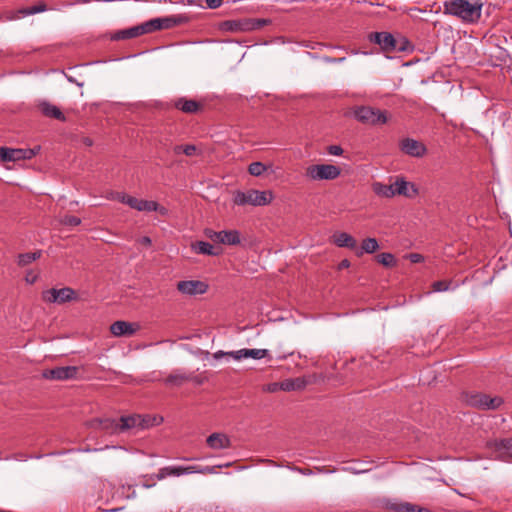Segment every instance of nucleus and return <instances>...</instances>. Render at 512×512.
Listing matches in <instances>:
<instances>
[{"instance_id": "52", "label": "nucleus", "mask_w": 512, "mask_h": 512, "mask_svg": "<svg viewBox=\"0 0 512 512\" xmlns=\"http://www.w3.org/2000/svg\"><path fill=\"white\" fill-rule=\"evenodd\" d=\"M132 198V196L126 195L124 193H117L115 199L120 201L121 203L127 204V199Z\"/></svg>"}, {"instance_id": "49", "label": "nucleus", "mask_w": 512, "mask_h": 512, "mask_svg": "<svg viewBox=\"0 0 512 512\" xmlns=\"http://www.w3.org/2000/svg\"><path fill=\"white\" fill-rule=\"evenodd\" d=\"M409 260L412 262V263H421L424 261V257L421 255V254H418V253H411L409 256H408Z\"/></svg>"}, {"instance_id": "36", "label": "nucleus", "mask_w": 512, "mask_h": 512, "mask_svg": "<svg viewBox=\"0 0 512 512\" xmlns=\"http://www.w3.org/2000/svg\"><path fill=\"white\" fill-rule=\"evenodd\" d=\"M161 25V30L163 29H170L172 27H175L183 22L182 17H164V18H158Z\"/></svg>"}, {"instance_id": "12", "label": "nucleus", "mask_w": 512, "mask_h": 512, "mask_svg": "<svg viewBox=\"0 0 512 512\" xmlns=\"http://www.w3.org/2000/svg\"><path fill=\"white\" fill-rule=\"evenodd\" d=\"M89 426L94 429L102 430L110 435L122 433L118 419L94 418L89 421Z\"/></svg>"}, {"instance_id": "60", "label": "nucleus", "mask_w": 512, "mask_h": 512, "mask_svg": "<svg viewBox=\"0 0 512 512\" xmlns=\"http://www.w3.org/2000/svg\"><path fill=\"white\" fill-rule=\"evenodd\" d=\"M83 143H84L86 146H92V145H93V141H92V139H91V138H88V137H86V138H84V139H83Z\"/></svg>"}, {"instance_id": "38", "label": "nucleus", "mask_w": 512, "mask_h": 512, "mask_svg": "<svg viewBox=\"0 0 512 512\" xmlns=\"http://www.w3.org/2000/svg\"><path fill=\"white\" fill-rule=\"evenodd\" d=\"M46 9H47L46 4L44 2H39L37 5L20 9L18 11V13L26 16V15L36 14L39 12H44V11H46Z\"/></svg>"}, {"instance_id": "50", "label": "nucleus", "mask_w": 512, "mask_h": 512, "mask_svg": "<svg viewBox=\"0 0 512 512\" xmlns=\"http://www.w3.org/2000/svg\"><path fill=\"white\" fill-rule=\"evenodd\" d=\"M223 0H206L207 7L210 9H216L221 6Z\"/></svg>"}, {"instance_id": "20", "label": "nucleus", "mask_w": 512, "mask_h": 512, "mask_svg": "<svg viewBox=\"0 0 512 512\" xmlns=\"http://www.w3.org/2000/svg\"><path fill=\"white\" fill-rule=\"evenodd\" d=\"M118 420L122 433L127 432L133 428H139V424L141 421H143L142 415L140 414L121 416Z\"/></svg>"}, {"instance_id": "6", "label": "nucleus", "mask_w": 512, "mask_h": 512, "mask_svg": "<svg viewBox=\"0 0 512 512\" xmlns=\"http://www.w3.org/2000/svg\"><path fill=\"white\" fill-rule=\"evenodd\" d=\"M341 174V169L332 164H316L306 168L305 175L311 180H334Z\"/></svg>"}, {"instance_id": "10", "label": "nucleus", "mask_w": 512, "mask_h": 512, "mask_svg": "<svg viewBox=\"0 0 512 512\" xmlns=\"http://www.w3.org/2000/svg\"><path fill=\"white\" fill-rule=\"evenodd\" d=\"M394 196L400 195L409 199L415 198L419 194L418 187L412 183L407 181L402 176L395 177V181L392 183Z\"/></svg>"}, {"instance_id": "7", "label": "nucleus", "mask_w": 512, "mask_h": 512, "mask_svg": "<svg viewBox=\"0 0 512 512\" xmlns=\"http://www.w3.org/2000/svg\"><path fill=\"white\" fill-rule=\"evenodd\" d=\"M42 299L48 303L64 304L77 300V295L75 290L70 287L61 289L51 288L42 293Z\"/></svg>"}, {"instance_id": "39", "label": "nucleus", "mask_w": 512, "mask_h": 512, "mask_svg": "<svg viewBox=\"0 0 512 512\" xmlns=\"http://www.w3.org/2000/svg\"><path fill=\"white\" fill-rule=\"evenodd\" d=\"M266 170H267V167L262 162H252L248 166V172L252 176H256V177L261 176Z\"/></svg>"}, {"instance_id": "28", "label": "nucleus", "mask_w": 512, "mask_h": 512, "mask_svg": "<svg viewBox=\"0 0 512 512\" xmlns=\"http://www.w3.org/2000/svg\"><path fill=\"white\" fill-rule=\"evenodd\" d=\"M372 191L380 197L392 198L394 197L393 185H386L381 182H374L372 184Z\"/></svg>"}, {"instance_id": "43", "label": "nucleus", "mask_w": 512, "mask_h": 512, "mask_svg": "<svg viewBox=\"0 0 512 512\" xmlns=\"http://www.w3.org/2000/svg\"><path fill=\"white\" fill-rule=\"evenodd\" d=\"M251 25H253L254 29H259L265 25H268L270 23V20L268 19H247Z\"/></svg>"}, {"instance_id": "24", "label": "nucleus", "mask_w": 512, "mask_h": 512, "mask_svg": "<svg viewBox=\"0 0 512 512\" xmlns=\"http://www.w3.org/2000/svg\"><path fill=\"white\" fill-rule=\"evenodd\" d=\"M307 382L303 378L285 379L281 382L280 388L283 391H296L305 388Z\"/></svg>"}, {"instance_id": "45", "label": "nucleus", "mask_w": 512, "mask_h": 512, "mask_svg": "<svg viewBox=\"0 0 512 512\" xmlns=\"http://www.w3.org/2000/svg\"><path fill=\"white\" fill-rule=\"evenodd\" d=\"M34 149H20L21 160H30L36 155Z\"/></svg>"}, {"instance_id": "42", "label": "nucleus", "mask_w": 512, "mask_h": 512, "mask_svg": "<svg viewBox=\"0 0 512 512\" xmlns=\"http://www.w3.org/2000/svg\"><path fill=\"white\" fill-rule=\"evenodd\" d=\"M500 449L503 450V453L512 458V439L502 440L500 443Z\"/></svg>"}, {"instance_id": "17", "label": "nucleus", "mask_w": 512, "mask_h": 512, "mask_svg": "<svg viewBox=\"0 0 512 512\" xmlns=\"http://www.w3.org/2000/svg\"><path fill=\"white\" fill-rule=\"evenodd\" d=\"M222 30L230 32L253 30V25L247 20H226L221 24Z\"/></svg>"}, {"instance_id": "19", "label": "nucleus", "mask_w": 512, "mask_h": 512, "mask_svg": "<svg viewBox=\"0 0 512 512\" xmlns=\"http://www.w3.org/2000/svg\"><path fill=\"white\" fill-rule=\"evenodd\" d=\"M332 242L338 247H347L351 250L357 249V241L346 232H337L332 236Z\"/></svg>"}, {"instance_id": "41", "label": "nucleus", "mask_w": 512, "mask_h": 512, "mask_svg": "<svg viewBox=\"0 0 512 512\" xmlns=\"http://www.w3.org/2000/svg\"><path fill=\"white\" fill-rule=\"evenodd\" d=\"M61 223L66 226H78L81 223V219L73 215H65Z\"/></svg>"}, {"instance_id": "46", "label": "nucleus", "mask_w": 512, "mask_h": 512, "mask_svg": "<svg viewBox=\"0 0 512 512\" xmlns=\"http://www.w3.org/2000/svg\"><path fill=\"white\" fill-rule=\"evenodd\" d=\"M327 152L330 154V155H334V156H340L343 154V149L341 146L339 145H330L328 146L327 148Z\"/></svg>"}, {"instance_id": "15", "label": "nucleus", "mask_w": 512, "mask_h": 512, "mask_svg": "<svg viewBox=\"0 0 512 512\" xmlns=\"http://www.w3.org/2000/svg\"><path fill=\"white\" fill-rule=\"evenodd\" d=\"M138 329V325L118 320L110 326V332L116 337L132 336Z\"/></svg>"}, {"instance_id": "59", "label": "nucleus", "mask_w": 512, "mask_h": 512, "mask_svg": "<svg viewBox=\"0 0 512 512\" xmlns=\"http://www.w3.org/2000/svg\"><path fill=\"white\" fill-rule=\"evenodd\" d=\"M191 381H194L196 384H202L203 383V379L200 378L199 376H193L192 375V380Z\"/></svg>"}, {"instance_id": "30", "label": "nucleus", "mask_w": 512, "mask_h": 512, "mask_svg": "<svg viewBox=\"0 0 512 512\" xmlns=\"http://www.w3.org/2000/svg\"><path fill=\"white\" fill-rule=\"evenodd\" d=\"M1 160L3 162H16L21 160L20 149L1 147Z\"/></svg>"}, {"instance_id": "56", "label": "nucleus", "mask_w": 512, "mask_h": 512, "mask_svg": "<svg viewBox=\"0 0 512 512\" xmlns=\"http://www.w3.org/2000/svg\"><path fill=\"white\" fill-rule=\"evenodd\" d=\"M140 243L145 245V246H150L151 245V239L147 236H144L142 237L140 240Z\"/></svg>"}, {"instance_id": "4", "label": "nucleus", "mask_w": 512, "mask_h": 512, "mask_svg": "<svg viewBox=\"0 0 512 512\" xmlns=\"http://www.w3.org/2000/svg\"><path fill=\"white\" fill-rule=\"evenodd\" d=\"M462 398L467 405L481 410H495L503 403L501 397H490L481 392H465Z\"/></svg>"}, {"instance_id": "51", "label": "nucleus", "mask_w": 512, "mask_h": 512, "mask_svg": "<svg viewBox=\"0 0 512 512\" xmlns=\"http://www.w3.org/2000/svg\"><path fill=\"white\" fill-rule=\"evenodd\" d=\"M280 385L281 382L270 383L267 385V391L271 393L277 392L278 390H281Z\"/></svg>"}, {"instance_id": "26", "label": "nucleus", "mask_w": 512, "mask_h": 512, "mask_svg": "<svg viewBox=\"0 0 512 512\" xmlns=\"http://www.w3.org/2000/svg\"><path fill=\"white\" fill-rule=\"evenodd\" d=\"M379 248V244L376 238H366L362 241L361 249H355L358 257L362 256L363 253L372 254Z\"/></svg>"}, {"instance_id": "22", "label": "nucleus", "mask_w": 512, "mask_h": 512, "mask_svg": "<svg viewBox=\"0 0 512 512\" xmlns=\"http://www.w3.org/2000/svg\"><path fill=\"white\" fill-rule=\"evenodd\" d=\"M192 249L198 254L217 256L221 253L220 248H215L212 244L204 241H197L192 244Z\"/></svg>"}, {"instance_id": "61", "label": "nucleus", "mask_w": 512, "mask_h": 512, "mask_svg": "<svg viewBox=\"0 0 512 512\" xmlns=\"http://www.w3.org/2000/svg\"><path fill=\"white\" fill-rule=\"evenodd\" d=\"M144 486L145 487H151V486H153V484H149V481H146V483H144Z\"/></svg>"}, {"instance_id": "29", "label": "nucleus", "mask_w": 512, "mask_h": 512, "mask_svg": "<svg viewBox=\"0 0 512 512\" xmlns=\"http://www.w3.org/2000/svg\"><path fill=\"white\" fill-rule=\"evenodd\" d=\"M190 380H192V374L175 372V373L170 374L166 378L165 382L167 384H172V385H175V386H181L185 382H188Z\"/></svg>"}, {"instance_id": "14", "label": "nucleus", "mask_w": 512, "mask_h": 512, "mask_svg": "<svg viewBox=\"0 0 512 512\" xmlns=\"http://www.w3.org/2000/svg\"><path fill=\"white\" fill-rule=\"evenodd\" d=\"M173 107L185 114H196L204 109V104L194 99L180 97L173 100Z\"/></svg>"}, {"instance_id": "23", "label": "nucleus", "mask_w": 512, "mask_h": 512, "mask_svg": "<svg viewBox=\"0 0 512 512\" xmlns=\"http://www.w3.org/2000/svg\"><path fill=\"white\" fill-rule=\"evenodd\" d=\"M240 241V233L237 230L220 231L219 243L225 245H238L240 244Z\"/></svg>"}, {"instance_id": "5", "label": "nucleus", "mask_w": 512, "mask_h": 512, "mask_svg": "<svg viewBox=\"0 0 512 512\" xmlns=\"http://www.w3.org/2000/svg\"><path fill=\"white\" fill-rule=\"evenodd\" d=\"M354 117L363 124L382 125L387 123L388 116L386 111H382L370 106H360L354 110Z\"/></svg>"}, {"instance_id": "2", "label": "nucleus", "mask_w": 512, "mask_h": 512, "mask_svg": "<svg viewBox=\"0 0 512 512\" xmlns=\"http://www.w3.org/2000/svg\"><path fill=\"white\" fill-rule=\"evenodd\" d=\"M370 42L378 44L383 52L407 51L410 42L404 38H395L389 32H372L368 35Z\"/></svg>"}, {"instance_id": "32", "label": "nucleus", "mask_w": 512, "mask_h": 512, "mask_svg": "<svg viewBox=\"0 0 512 512\" xmlns=\"http://www.w3.org/2000/svg\"><path fill=\"white\" fill-rule=\"evenodd\" d=\"M231 465H232V463H226L224 465H216V466H205V467L188 466L187 468H190V470H187L186 474H189V473L213 474V473H216V470L218 468L230 467Z\"/></svg>"}, {"instance_id": "9", "label": "nucleus", "mask_w": 512, "mask_h": 512, "mask_svg": "<svg viewBox=\"0 0 512 512\" xmlns=\"http://www.w3.org/2000/svg\"><path fill=\"white\" fill-rule=\"evenodd\" d=\"M79 368L76 366L55 367L42 372V377L48 380H69L77 377Z\"/></svg>"}, {"instance_id": "37", "label": "nucleus", "mask_w": 512, "mask_h": 512, "mask_svg": "<svg viewBox=\"0 0 512 512\" xmlns=\"http://www.w3.org/2000/svg\"><path fill=\"white\" fill-rule=\"evenodd\" d=\"M142 420L141 423L139 424V428L140 429H145V428H149V427H152V426H155V425H159L163 422V418L162 417H157V416H149V415H142Z\"/></svg>"}, {"instance_id": "27", "label": "nucleus", "mask_w": 512, "mask_h": 512, "mask_svg": "<svg viewBox=\"0 0 512 512\" xmlns=\"http://www.w3.org/2000/svg\"><path fill=\"white\" fill-rule=\"evenodd\" d=\"M138 36H141V35H140L138 25H136L134 27L119 30V31L115 32L112 36V39L118 41V40L132 39V38H136Z\"/></svg>"}, {"instance_id": "48", "label": "nucleus", "mask_w": 512, "mask_h": 512, "mask_svg": "<svg viewBox=\"0 0 512 512\" xmlns=\"http://www.w3.org/2000/svg\"><path fill=\"white\" fill-rule=\"evenodd\" d=\"M245 349H241V350H238V351H231V352H227V356L229 357H232L233 359L235 360H242L245 358Z\"/></svg>"}, {"instance_id": "55", "label": "nucleus", "mask_w": 512, "mask_h": 512, "mask_svg": "<svg viewBox=\"0 0 512 512\" xmlns=\"http://www.w3.org/2000/svg\"><path fill=\"white\" fill-rule=\"evenodd\" d=\"M349 267H350V261L348 259H343L338 265V270L346 269Z\"/></svg>"}, {"instance_id": "58", "label": "nucleus", "mask_w": 512, "mask_h": 512, "mask_svg": "<svg viewBox=\"0 0 512 512\" xmlns=\"http://www.w3.org/2000/svg\"><path fill=\"white\" fill-rule=\"evenodd\" d=\"M224 356H227V352L217 351V352H215V353L213 354V357H214L215 359H220V358H222V357H224Z\"/></svg>"}, {"instance_id": "44", "label": "nucleus", "mask_w": 512, "mask_h": 512, "mask_svg": "<svg viewBox=\"0 0 512 512\" xmlns=\"http://www.w3.org/2000/svg\"><path fill=\"white\" fill-rule=\"evenodd\" d=\"M205 236L207 238H209L211 241L215 242V243H219V239H220V231L217 232V231H214L212 229H206L205 230Z\"/></svg>"}, {"instance_id": "62", "label": "nucleus", "mask_w": 512, "mask_h": 512, "mask_svg": "<svg viewBox=\"0 0 512 512\" xmlns=\"http://www.w3.org/2000/svg\"><path fill=\"white\" fill-rule=\"evenodd\" d=\"M144 486L145 487H151V486H153V484H149V481H146V483H144Z\"/></svg>"}, {"instance_id": "18", "label": "nucleus", "mask_w": 512, "mask_h": 512, "mask_svg": "<svg viewBox=\"0 0 512 512\" xmlns=\"http://www.w3.org/2000/svg\"><path fill=\"white\" fill-rule=\"evenodd\" d=\"M206 442L212 449H224L231 447L229 437L223 433H212L208 436Z\"/></svg>"}, {"instance_id": "11", "label": "nucleus", "mask_w": 512, "mask_h": 512, "mask_svg": "<svg viewBox=\"0 0 512 512\" xmlns=\"http://www.w3.org/2000/svg\"><path fill=\"white\" fill-rule=\"evenodd\" d=\"M208 288V284L200 280H185L177 283L178 291L189 296L204 294Z\"/></svg>"}, {"instance_id": "40", "label": "nucleus", "mask_w": 512, "mask_h": 512, "mask_svg": "<svg viewBox=\"0 0 512 512\" xmlns=\"http://www.w3.org/2000/svg\"><path fill=\"white\" fill-rule=\"evenodd\" d=\"M245 358L251 357L253 359H262L268 355L266 349H245Z\"/></svg>"}, {"instance_id": "33", "label": "nucleus", "mask_w": 512, "mask_h": 512, "mask_svg": "<svg viewBox=\"0 0 512 512\" xmlns=\"http://www.w3.org/2000/svg\"><path fill=\"white\" fill-rule=\"evenodd\" d=\"M41 256V251L36 252H28V253H22L18 255V265L21 267H24L33 261L39 259Z\"/></svg>"}, {"instance_id": "8", "label": "nucleus", "mask_w": 512, "mask_h": 512, "mask_svg": "<svg viewBox=\"0 0 512 512\" xmlns=\"http://www.w3.org/2000/svg\"><path fill=\"white\" fill-rule=\"evenodd\" d=\"M382 506L391 512H432L430 509L417 504L392 499H384Z\"/></svg>"}, {"instance_id": "54", "label": "nucleus", "mask_w": 512, "mask_h": 512, "mask_svg": "<svg viewBox=\"0 0 512 512\" xmlns=\"http://www.w3.org/2000/svg\"><path fill=\"white\" fill-rule=\"evenodd\" d=\"M25 280L27 283L33 284L37 280V275L33 274L32 272H28L25 277Z\"/></svg>"}, {"instance_id": "1", "label": "nucleus", "mask_w": 512, "mask_h": 512, "mask_svg": "<svg viewBox=\"0 0 512 512\" xmlns=\"http://www.w3.org/2000/svg\"><path fill=\"white\" fill-rule=\"evenodd\" d=\"M482 3L468 0H449L444 2V12L466 22H477L481 17Z\"/></svg>"}, {"instance_id": "35", "label": "nucleus", "mask_w": 512, "mask_h": 512, "mask_svg": "<svg viewBox=\"0 0 512 512\" xmlns=\"http://www.w3.org/2000/svg\"><path fill=\"white\" fill-rule=\"evenodd\" d=\"M453 281L452 280H438L432 283L431 288L434 292H444L448 291L449 289H455L458 285L455 284L453 287Z\"/></svg>"}, {"instance_id": "16", "label": "nucleus", "mask_w": 512, "mask_h": 512, "mask_svg": "<svg viewBox=\"0 0 512 512\" xmlns=\"http://www.w3.org/2000/svg\"><path fill=\"white\" fill-rule=\"evenodd\" d=\"M38 108L45 117L53 118V119L59 120L61 122L66 121V117L63 114V112L57 106H55L49 102H46V101L41 102L38 105Z\"/></svg>"}, {"instance_id": "31", "label": "nucleus", "mask_w": 512, "mask_h": 512, "mask_svg": "<svg viewBox=\"0 0 512 512\" xmlns=\"http://www.w3.org/2000/svg\"><path fill=\"white\" fill-rule=\"evenodd\" d=\"M140 35L149 34L161 30L160 21L158 18L151 19L138 25Z\"/></svg>"}, {"instance_id": "13", "label": "nucleus", "mask_w": 512, "mask_h": 512, "mask_svg": "<svg viewBox=\"0 0 512 512\" xmlns=\"http://www.w3.org/2000/svg\"><path fill=\"white\" fill-rule=\"evenodd\" d=\"M400 149L403 153L417 158L423 157L427 152V148L422 142L412 138L402 139Z\"/></svg>"}, {"instance_id": "47", "label": "nucleus", "mask_w": 512, "mask_h": 512, "mask_svg": "<svg viewBox=\"0 0 512 512\" xmlns=\"http://www.w3.org/2000/svg\"><path fill=\"white\" fill-rule=\"evenodd\" d=\"M182 151L186 156H194L197 154L198 148L193 144H187Z\"/></svg>"}, {"instance_id": "57", "label": "nucleus", "mask_w": 512, "mask_h": 512, "mask_svg": "<svg viewBox=\"0 0 512 512\" xmlns=\"http://www.w3.org/2000/svg\"><path fill=\"white\" fill-rule=\"evenodd\" d=\"M185 145H176L173 148V151L176 155L183 153L182 149H184Z\"/></svg>"}, {"instance_id": "34", "label": "nucleus", "mask_w": 512, "mask_h": 512, "mask_svg": "<svg viewBox=\"0 0 512 512\" xmlns=\"http://www.w3.org/2000/svg\"><path fill=\"white\" fill-rule=\"evenodd\" d=\"M376 261L384 267H393L396 265L395 256L392 253L384 252L376 255Z\"/></svg>"}, {"instance_id": "3", "label": "nucleus", "mask_w": 512, "mask_h": 512, "mask_svg": "<svg viewBox=\"0 0 512 512\" xmlns=\"http://www.w3.org/2000/svg\"><path fill=\"white\" fill-rule=\"evenodd\" d=\"M273 200V193L271 191H258L250 189L245 192L237 191L234 196V204L238 206L253 205L264 206Z\"/></svg>"}, {"instance_id": "25", "label": "nucleus", "mask_w": 512, "mask_h": 512, "mask_svg": "<svg viewBox=\"0 0 512 512\" xmlns=\"http://www.w3.org/2000/svg\"><path fill=\"white\" fill-rule=\"evenodd\" d=\"M190 470V468L185 467H164L161 468L158 473L155 475V478L157 480H162L166 478L167 476H181L183 474H186V471Z\"/></svg>"}, {"instance_id": "63", "label": "nucleus", "mask_w": 512, "mask_h": 512, "mask_svg": "<svg viewBox=\"0 0 512 512\" xmlns=\"http://www.w3.org/2000/svg\"><path fill=\"white\" fill-rule=\"evenodd\" d=\"M264 461L267 462V463H273L272 460H264Z\"/></svg>"}, {"instance_id": "53", "label": "nucleus", "mask_w": 512, "mask_h": 512, "mask_svg": "<svg viewBox=\"0 0 512 512\" xmlns=\"http://www.w3.org/2000/svg\"><path fill=\"white\" fill-rule=\"evenodd\" d=\"M155 206H156V209H154L153 211H156L163 216L168 214V209L165 208L164 206L159 205L157 202H155Z\"/></svg>"}, {"instance_id": "21", "label": "nucleus", "mask_w": 512, "mask_h": 512, "mask_svg": "<svg viewBox=\"0 0 512 512\" xmlns=\"http://www.w3.org/2000/svg\"><path fill=\"white\" fill-rule=\"evenodd\" d=\"M127 205L138 211L151 212L156 209L155 201L138 199L133 196L132 198L127 199Z\"/></svg>"}]
</instances>
